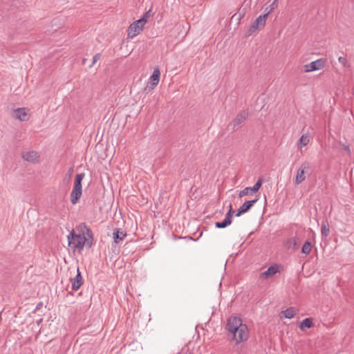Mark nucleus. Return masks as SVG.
<instances>
[{
    "instance_id": "nucleus-1",
    "label": "nucleus",
    "mask_w": 354,
    "mask_h": 354,
    "mask_svg": "<svg viewBox=\"0 0 354 354\" xmlns=\"http://www.w3.org/2000/svg\"><path fill=\"white\" fill-rule=\"evenodd\" d=\"M226 329L236 344L246 342L249 338L250 332L248 326L243 324L241 319L237 316H232L228 319Z\"/></svg>"
},
{
    "instance_id": "nucleus-2",
    "label": "nucleus",
    "mask_w": 354,
    "mask_h": 354,
    "mask_svg": "<svg viewBox=\"0 0 354 354\" xmlns=\"http://www.w3.org/2000/svg\"><path fill=\"white\" fill-rule=\"evenodd\" d=\"M80 233L77 234L74 230H73L67 236L68 245L73 250L78 249L82 250L86 241V238L84 235L85 231H86L88 236H90L91 231L86 227V225L82 224L79 226Z\"/></svg>"
},
{
    "instance_id": "nucleus-3",
    "label": "nucleus",
    "mask_w": 354,
    "mask_h": 354,
    "mask_svg": "<svg viewBox=\"0 0 354 354\" xmlns=\"http://www.w3.org/2000/svg\"><path fill=\"white\" fill-rule=\"evenodd\" d=\"M84 173L77 174L75 176L73 190L71 193V202L72 204H76L82 196V181L84 178Z\"/></svg>"
},
{
    "instance_id": "nucleus-4",
    "label": "nucleus",
    "mask_w": 354,
    "mask_h": 354,
    "mask_svg": "<svg viewBox=\"0 0 354 354\" xmlns=\"http://www.w3.org/2000/svg\"><path fill=\"white\" fill-rule=\"evenodd\" d=\"M311 169L310 164L308 162H302L297 169L295 178V183L298 185L303 183L307 176L310 175Z\"/></svg>"
},
{
    "instance_id": "nucleus-5",
    "label": "nucleus",
    "mask_w": 354,
    "mask_h": 354,
    "mask_svg": "<svg viewBox=\"0 0 354 354\" xmlns=\"http://www.w3.org/2000/svg\"><path fill=\"white\" fill-rule=\"evenodd\" d=\"M267 19L268 14H263L258 17L256 20L250 25L245 33V35L249 37L257 30L263 28L266 25Z\"/></svg>"
},
{
    "instance_id": "nucleus-6",
    "label": "nucleus",
    "mask_w": 354,
    "mask_h": 354,
    "mask_svg": "<svg viewBox=\"0 0 354 354\" xmlns=\"http://www.w3.org/2000/svg\"><path fill=\"white\" fill-rule=\"evenodd\" d=\"M146 23L147 19L142 17L131 24L128 29V37L133 38L138 35L142 30Z\"/></svg>"
},
{
    "instance_id": "nucleus-7",
    "label": "nucleus",
    "mask_w": 354,
    "mask_h": 354,
    "mask_svg": "<svg viewBox=\"0 0 354 354\" xmlns=\"http://www.w3.org/2000/svg\"><path fill=\"white\" fill-rule=\"evenodd\" d=\"M160 77V71L158 67H156L153 71L151 76L149 78V82L145 88V91L147 93L151 92L158 84Z\"/></svg>"
},
{
    "instance_id": "nucleus-8",
    "label": "nucleus",
    "mask_w": 354,
    "mask_h": 354,
    "mask_svg": "<svg viewBox=\"0 0 354 354\" xmlns=\"http://www.w3.org/2000/svg\"><path fill=\"white\" fill-rule=\"evenodd\" d=\"M31 116V113L29 109L27 108H17L14 109L12 117L21 122L28 121Z\"/></svg>"
},
{
    "instance_id": "nucleus-9",
    "label": "nucleus",
    "mask_w": 354,
    "mask_h": 354,
    "mask_svg": "<svg viewBox=\"0 0 354 354\" xmlns=\"http://www.w3.org/2000/svg\"><path fill=\"white\" fill-rule=\"evenodd\" d=\"M325 65V61L322 59H317L316 61L311 62L310 63L304 66V71L309 73L315 71H318L324 68Z\"/></svg>"
},
{
    "instance_id": "nucleus-10",
    "label": "nucleus",
    "mask_w": 354,
    "mask_h": 354,
    "mask_svg": "<svg viewBox=\"0 0 354 354\" xmlns=\"http://www.w3.org/2000/svg\"><path fill=\"white\" fill-rule=\"evenodd\" d=\"M279 266L278 265L271 266L267 270L261 272L259 278L263 280L268 279L274 277L277 272H279Z\"/></svg>"
},
{
    "instance_id": "nucleus-11",
    "label": "nucleus",
    "mask_w": 354,
    "mask_h": 354,
    "mask_svg": "<svg viewBox=\"0 0 354 354\" xmlns=\"http://www.w3.org/2000/svg\"><path fill=\"white\" fill-rule=\"evenodd\" d=\"M257 201L258 198H256L245 202L238 209L237 212L236 213V216H239L242 214L247 212L251 208V207H252L253 205L257 203Z\"/></svg>"
},
{
    "instance_id": "nucleus-12",
    "label": "nucleus",
    "mask_w": 354,
    "mask_h": 354,
    "mask_svg": "<svg viewBox=\"0 0 354 354\" xmlns=\"http://www.w3.org/2000/svg\"><path fill=\"white\" fill-rule=\"evenodd\" d=\"M24 160L30 162H36L38 161L39 156L37 151H31L24 152L22 155Z\"/></svg>"
},
{
    "instance_id": "nucleus-13",
    "label": "nucleus",
    "mask_w": 354,
    "mask_h": 354,
    "mask_svg": "<svg viewBox=\"0 0 354 354\" xmlns=\"http://www.w3.org/2000/svg\"><path fill=\"white\" fill-rule=\"evenodd\" d=\"M77 273L76 276L73 279H71L72 289L73 290H77L82 285V277L81 276L79 268H77Z\"/></svg>"
},
{
    "instance_id": "nucleus-14",
    "label": "nucleus",
    "mask_w": 354,
    "mask_h": 354,
    "mask_svg": "<svg viewBox=\"0 0 354 354\" xmlns=\"http://www.w3.org/2000/svg\"><path fill=\"white\" fill-rule=\"evenodd\" d=\"M298 313V310L295 308L291 307L285 310L281 311L280 313V318L291 319L295 317Z\"/></svg>"
},
{
    "instance_id": "nucleus-15",
    "label": "nucleus",
    "mask_w": 354,
    "mask_h": 354,
    "mask_svg": "<svg viewBox=\"0 0 354 354\" xmlns=\"http://www.w3.org/2000/svg\"><path fill=\"white\" fill-rule=\"evenodd\" d=\"M309 142L310 136L308 134H303L297 142V149L301 150L302 148L306 146Z\"/></svg>"
},
{
    "instance_id": "nucleus-16",
    "label": "nucleus",
    "mask_w": 354,
    "mask_h": 354,
    "mask_svg": "<svg viewBox=\"0 0 354 354\" xmlns=\"http://www.w3.org/2000/svg\"><path fill=\"white\" fill-rule=\"evenodd\" d=\"M127 234L123 231L116 230L113 234V241L115 243H119L122 241L126 237Z\"/></svg>"
},
{
    "instance_id": "nucleus-17",
    "label": "nucleus",
    "mask_w": 354,
    "mask_h": 354,
    "mask_svg": "<svg viewBox=\"0 0 354 354\" xmlns=\"http://www.w3.org/2000/svg\"><path fill=\"white\" fill-rule=\"evenodd\" d=\"M247 117L248 113L246 111H242L240 113H239L234 120V126L239 125L240 124H241L243 121L246 120Z\"/></svg>"
},
{
    "instance_id": "nucleus-18",
    "label": "nucleus",
    "mask_w": 354,
    "mask_h": 354,
    "mask_svg": "<svg viewBox=\"0 0 354 354\" xmlns=\"http://www.w3.org/2000/svg\"><path fill=\"white\" fill-rule=\"evenodd\" d=\"M298 243H299V239L296 236H294V237H292V238H290L287 241H286V245L288 248H292V250H297V245H298Z\"/></svg>"
},
{
    "instance_id": "nucleus-19",
    "label": "nucleus",
    "mask_w": 354,
    "mask_h": 354,
    "mask_svg": "<svg viewBox=\"0 0 354 354\" xmlns=\"http://www.w3.org/2000/svg\"><path fill=\"white\" fill-rule=\"evenodd\" d=\"M313 326L312 320L310 318L304 319L300 324L299 328L301 330L310 328Z\"/></svg>"
},
{
    "instance_id": "nucleus-20",
    "label": "nucleus",
    "mask_w": 354,
    "mask_h": 354,
    "mask_svg": "<svg viewBox=\"0 0 354 354\" xmlns=\"http://www.w3.org/2000/svg\"><path fill=\"white\" fill-rule=\"evenodd\" d=\"M230 224H231V221L228 220V218L227 219L225 218L223 220V221H222V222H216L215 223V226L218 228H224Z\"/></svg>"
},
{
    "instance_id": "nucleus-21",
    "label": "nucleus",
    "mask_w": 354,
    "mask_h": 354,
    "mask_svg": "<svg viewBox=\"0 0 354 354\" xmlns=\"http://www.w3.org/2000/svg\"><path fill=\"white\" fill-rule=\"evenodd\" d=\"M311 251V244L309 241L305 242L302 247L301 252L305 254H308Z\"/></svg>"
},
{
    "instance_id": "nucleus-22",
    "label": "nucleus",
    "mask_w": 354,
    "mask_h": 354,
    "mask_svg": "<svg viewBox=\"0 0 354 354\" xmlns=\"http://www.w3.org/2000/svg\"><path fill=\"white\" fill-rule=\"evenodd\" d=\"M261 185H262V179L259 178L257 180V182L254 184V185L253 187H250V191H252V192H257L259 191V189H260Z\"/></svg>"
},
{
    "instance_id": "nucleus-23",
    "label": "nucleus",
    "mask_w": 354,
    "mask_h": 354,
    "mask_svg": "<svg viewBox=\"0 0 354 354\" xmlns=\"http://www.w3.org/2000/svg\"><path fill=\"white\" fill-rule=\"evenodd\" d=\"M330 230L328 226L325 223H322V234L324 236H328L329 235Z\"/></svg>"
},
{
    "instance_id": "nucleus-24",
    "label": "nucleus",
    "mask_w": 354,
    "mask_h": 354,
    "mask_svg": "<svg viewBox=\"0 0 354 354\" xmlns=\"http://www.w3.org/2000/svg\"><path fill=\"white\" fill-rule=\"evenodd\" d=\"M252 193V191H250V187H248L244 188L243 190H241L240 192L239 196L240 198H242L243 196H246V195H251Z\"/></svg>"
},
{
    "instance_id": "nucleus-25",
    "label": "nucleus",
    "mask_w": 354,
    "mask_h": 354,
    "mask_svg": "<svg viewBox=\"0 0 354 354\" xmlns=\"http://www.w3.org/2000/svg\"><path fill=\"white\" fill-rule=\"evenodd\" d=\"M277 1H278V0H274L270 6L267 7L265 9V12H266L265 14H268V15L275 8Z\"/></svg>"
},
{
    "instance_id": "nucleus-26",
    "label": "nucleus",
    "mask_w": 354,
    "mask_h": 354,
    "mask_svg": "<svg viewBox=\"0 0 354 354\" xmlns=\"http://www.w3.org/2000/svg\"><path fill=\"white\" fill-rule=\"evenodd\" d=\"M73 172H74V168L73 167H70L68 169V171H66V178H67L68 180H69L71 179V176L73 174Z\"/></svg>"
},
{
    "instance_id": "nucleus-27",
    "label": "nucleus",
    "mask_w": 354,
    "mask_h": 354,
    "mask_svg": "<svg viewBox=\"0 0 354 354\" xmlns=\"http://www.w3.org/2000/svg\"><path fill=\"white\" fill-rule=\"evenodd\" d=\"M232 213H233L232 208V205H230V209H229L228 212L226 214L225 218V219L228 218V220L232 221Z\"/></svg>"
},
{
    "instance_id": "nucleus-28",
    "label": "nucleus",
    "mask_w": 354,
    "mask_h": 354,
    "mask_svg": "<svg viewBox=\"0 0 354 354\" xmlns=\"http://www.w3.org/2000/svg\"><path fill=\"white\" fill-rule=\"evenodd\" d=\"M101 57V55L100 53H97L95 54L94 56H93V63L90 66V67H92L96 62L98 59H100Z\"/></svg>"
},
{
    "instance_id": "nucleus-29",
    "label": "nucleus",
    "mask_w": 354,
    "mask_h": 354,
    "mask_svg": "<svg viewBox=\"0 0 354 354\" xmlns=\"http://www.w3.org/2000/svg\"><path fill=\"white\" fill-rule=\"evenodd\" d=\"M338 60H339V63H341L344 66H347V60H346V57H339Z\"/></svg>"
},
{
    "instance_id": "nucleus-30",
    "label": "nucleus",
    "mask_w": 354,
    "mask_h": 354,
    "mask_svg": "<svg viewBox=\"0 0 354 354\" xmlns=\"http://www.w3.org/2000/svg\"><path fill=\"white\" fill-rule=\"evenodd\" d=\"M149 12H150V10H149V11H148V12L145 15V16L143 17H145L147 20V17H149Z\"/></svg>"
},
{
    "instance_id": "nucleus-31",
    "label": "nucleus",
    "mask_w": 354,
    "mask_h": 354,
    "mask_svg": "<svg viewBox=\"0 0 354 354\" xmlns=\"http://www.w3.org/2000/svg\"><path fill=\"white\" fill-rule=\"evenodd\" d=\"M149 12H150V10H149V11H148V12L145 15V16L143 17H145L147 20V17H149Z\"/></svg>"
}]
</instances>
